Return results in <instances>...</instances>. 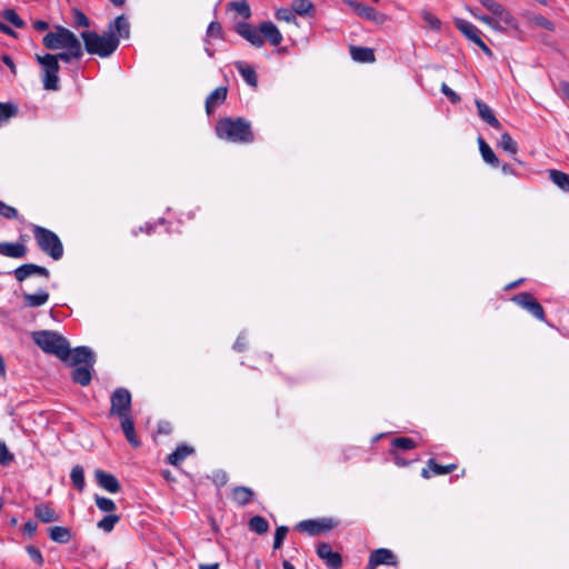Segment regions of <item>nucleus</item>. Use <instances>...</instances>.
Segmentation results:
<instances>
[{"label": "nucleus", "mask_w": 569, "mask_h": 569, "mask_svg": "<svg viewBox=\"0 0 569 569\" xmlns=\"http://www.w3.org/2000/svg\"><path fill=\"white\" fill-rule=\"evenodd\" d=\"M233 30L256 48H261L264 44V40L274 47L279 46L283 40L281 32L271 21H263L258 28L249 22L239 21L234 23Z\"/></svg>", "instance_id": "f257e3e1"}, {"label": "nucleus", "mask_w": 569, "mask_h": 569, "mask_svg": "<svg viewBox=\"0 0 569 569\" xmlns=\"http://www.w3.org/2000/svg\"><path fill=\"white\" fill-rule=\"evenodd\" d=\"M216 134L223 140L236 143H251L254 134L251 124L244 118H221L216 123Z\"/></svg>", "instance_id": "f03ea898"}, {"label": "nucleus", "mask_w": 569, "mask_h": 569, "mask_svg": "<svg viewBox=\"0 0 569 569\" xmlns=\"http://www.w3.org/2000/svg\"><path fill=\"white\" fill-rule=\"evenodd\" d=\"M33 342L46 353L67 362L71 356L69 341L54 331L41 330L32 333Z\"/></svg>", "instance_id": "7ed1b4c3"}, {"label": "nucleus", "mask_w": 569, "mask_h": 569, "mask_svg": "<svg viewBox=\"0 0 569 569\" xmlns=\"http://www.w3.org/2000/svg\"><path fill=\"white\" fill-rule=\"evenodd\" d=\"M84 43V50L89 54H97L101 58L110 57L119 47V39L107 31L102 34L96 31H84L81 33Z\"/></svg>", "instance_id": "20e7f679"}, {"label": "nucleus", "mask_w": 569, "mask_h": 569, "mask_svg": "<svg viewBox=\"0 0 569 569\" xmlns=\"http://www.w3.org/2000/svg\"><path fill=\"white\" fill-rule=\"evenodd\" d=\"M32 233L39 249L53 260H60L63 256V244L60 238L51 230L33 226Z\"/></svg>", "instance_id": "39448f33"}, {"label": "nucleus", "mask_w": 569, "mask_h": 569, "mask_svg": "<svg viewBox=\"0 0 569 569\" xmlns=\"http://www.w3.org/2000/svg\"><path fill=\"white\" fill-rule=\"evenodd\" d=\"M37 61L41 64L43 71V88L46 90L57 91L60 88L59 84V70L60 66L57 63L56 57L51 53L44 56L37 54Z\"/></svg>", "instance_id": "423d86ee"}, {"label": "nucleus", "mask_w": 569, "mask_h": 569, "mask_svg": "<svg viewBox=\"0 0 569 569\" xmlns=\"http://www.w3.org/2000/svg\"><path fill=\"white\" fill-rule=\"evenodd\" d=\"M482 7L491 12V17L498 21V31L505 32L508 29L518 30V23L515 17L500 3L495 0H479Z\"/></svg>", "instance_id": "0eeeda50"}, {"label": "nucleus", "mask_w": 569, "mask_h": 569, "mask_svg": "<svg viewBox=\"0 0 569 569\" xmlns=\"http://www.w3.org/2000/svg\"><path fill=\"white\" fill-rule=\"evenodd\" d=\"M110 417H127L131 416L132 398L127 388H117L110 397Z\"/></svg>", "instance_id": "6e6552de"}, {"label": "nucleus", "mask_w": 569, "mask_h": 569, "mask_svg": "<svg viewBox=\"0 0 569 569\" xmlns=\"http://www.w3.org/2000/svg\"><path fill=\"white\" fill-rule=\"evenodd\" d=\"M338 525L339 521L335 518L308 519L297 523L295 529L299 532H305L309 536L316 537L331 531Z\"/></svg>", "instance_id": "1a4fd4ad"}, {"label": "nucleus", "mask_w": 569, "mask_h": 569, "mask_svg": "<svg viewBox=\"0 0 569 569\" xmlns=\"http://www.w3.org/2000/svg\"><path fill=\"white\" fill-rule=\"evenodd\" d=\"M511 300L521 308L530 312L535 318L540 321H546V313L543 307L530 292H520L515 295Z\"/></svg>", "instance_id": "9d476101"}, {"label": "nucleus", "mask_w": 569, "mask_h": 569, "mask_svg": "<svg viewBox=\"0 0 569 569\" xmlns=\"http://www.w3.org/2000/svg\"><path fill=\"white\" fill-rule=\"evenodd\" d=\"M316 553L329 569L342 568V556L339 552L333 551L329 542H319L316 547Z\"/></svg>", "instance_id": "9b49d317"}, {"label": "nucleus", "mask_w": 569, "mask_h": 569, "mask_svg": "<svg viewBox=\"0 0 569 569\" xmlns=\"http://www.w3.org/2000/svg\"><path fill=\"white\" fill-rule=\"evenodd\" d=\"M71 33L69 29L57 26L54 32H48L43 37L42 43L49 50L64 49Z\"/></svg>", "instance_id": "f8f14e48"}, {"label": "nucleus", "mask_w": 569, "mask_h": 569, "mask_svg": "<svg viewBox=\"0 0 569 569\" xmlns=\"http://www.w3.org/2000/svg\"><path fill=\"white\" fill-rule=\"evenodd\" d=\"M381 565L396 567L398 565V558L390 549H376L370 553L366 569H376Z\"/></svg>", "instance_id": "ddd939ff"}, {"label": "nucleus", "mask_w": 569, "mask_h": 569, "mask_svg": "<svg viewBox=\"0 0 569 569\" xmlns=\"http://www.w3.org/2000/svg\"><path fill=\"white\" fill-rule=\"evenodd\" d=\"M12 274L18 282H23L31 276L43 277L46 279L50 278V271L46 267L36 263L21 264L12 271Z\"/></svg>", "instance_id": "4468645a"}, {"label": "nucleus", "mask_w": 569, "mask_h": 569, "mask_svg": "<svg viewBox=\"0 0 569 569\" xmlns=\"http://www.w3.org/2000/svg\"><path fill=\"white\" fill-rule=\"evenodd\" d=\"M349 6L358 17L373 21L377 24H383L388 20L385 13L377 11L372 7L365 6L357 1H349Z\"/></svg>", "instance_id": "2eb2a0df"}, {"label": "nucleus", "mask_w": 569, "mask_h": 569, "mask_svg": "<svg viewBox=\"0 0 569 569\" xmlns=\"http://www.w3.org/2000/svg\"><path fill=\"white\" fill-rule=\"evenodd\" d=\"M67 362H69L70 366H79L83 363L84 366L93 367L96 362V355L89 347H77L71 350V356Z\"/></svg>", "instance_id": "dca6fc26"}, {"label": "nucleus", "mask_w": 569, "mask_h": 569, "mask_svg": "<svg viewBox=\"0 0 569 569\" xmlns=\"http://www.w3.org/2000/svg\"><path fill=\"white\" fill-rule=\"evenodd\" d=\"M94 478L97 483L110 493H117L121 490L119 480L112 473L97 469L94 471Z\"/></svg>", "instance_id": "f3484780"}, {"label": "nucleus", "mask_w": 569, "mask_h": 569, "mask_svg": "<svg viewBox=\"0 0 569 569\" xmlns=\"http://www.w3.org/2000/svg\"><path fill=\"white\" fill-rule=\"evenodd\" d=\"M458 468L456 463H450L447 466H442L438 463L433 458H430L427 461V467L421 470V477L425 479H430L431 473L441 476V475H448L452 471H455Z\"/></svg>", "instance_id": "a211bd4d"}, {"label": "nucleus", "mask_w": 569, "mask_h": 569, "mask_svg": "<svg viewBox=\"0 0 569 569\" xmlns=\"http://www.w3.org/2000/svg\"><path fill=\"white\" fill-rule=\"evenodd\" d=\"M108 33H112L114 37L128 39L130 37V23L124 14L118 16L108 26Z\"/></svg>", "instance_id": "6ab92c4d"}, {"label": "nucleus", "mask_w": 569, "mask_h": 569, "mask_svg": "<svg viewBox=\"0 0 569 569\" xmlns=\"http://www.w3.org/2000/svg\"><path fill=\"white\" fill-rule=\"evenodd\" d=\"M453 23H455V27L468 39L470 40L471 42H473L475 44L478 43V41H480L481 37V32L480 30L473 26L471 22L465 20V19H461V18H456L453 20Z\"/></svg>", "instance_id": "aec40b11"}, {"label": "nucleus", "mask_w": 569, "mask_h": 569, "mask_svg": "<svg viewBox=\"0 0 569 569\" xmlns=\"http://www.w3.org/2000/svg\"><path fill=\"white\" fill-rule=\"evenodd\" d=\"M228 94V88L227 87H218L214 89L206 99V112L208 116H211L216 108L220 104H222Z\"/></svg>", "instance_id": "412c9836"}, {"label": "nucleus", "mask_w": 569, "mask_h": 569, "mask_svg": "<svg viewBox=\"0 0 569 569\" xmlns=\"http://www.w3.org/2000/svg\"><path fill=\"white\" fill-rule=\"evenodd\" d=\"M196 449L187 443H180L176 450L168 455L166 461L174 467H179L181 462L189 456L194 455Z\"/></svg>", "instance_id": "4be33fe9"}, {"label": "nucleus", "mask_w": 569, "mask_h": 569, "mask_svg": "<svg viewBox=\"0 0 569 569\" xmlns=\"http://www.w3.org/2000/svg\"><path fill=\"white\" fill-rule=\"evenodd\" d=\"M479 117L492 128L500 130L501 122L496 118L492 109L480 99L475 101Z\"/></svg>", "instance_id": "5701e85b"}, {"label": "nucleus", "mask_w": 569, "mask_h": 569, "mask_svg": "<svg viewBox=\"0 0 569 569\" xmlns=\"http://www.w3.org/2000/svg\"><path fill=\"white\" fill-rule=\"evenodd\" d=\"M23 307L37 308L43 306L49 300V292L44 289H39L36 293L22 292Z\"/></svg>", "instance_id": "b1692460"}, {"label": "nucleus", "mask_w": 569, "mask_h": 569, "mask_svg": "<svg viewBox=\"0 0 569 569\" xmlns=\"http://www.w3.org/2000/svg\"><path fill=\"white\" fill-rule=\"evenodd\" d=\"M28 249L23 243L20 242H0V254L21 259L27 256Z\"/></svg>", "instance_id": "393cba45"}, {"label": "nucleus", "mask_w": 569, "mask_h": 569, "mask_svg": "<svg viewBox=\"0 0 569 569\" xmlns=\"http://www.w3.org/2000/svg\"><path fill=\"white\" fill-rule=\"evenodd\" d=\"M120 419L121 429L128 442L133 448H139L141 442L136 435L134 422L131 416L122 417Z\"/></svg>", "instance_id": "a878e982"}, {"label": "nucleus", "mask_w": 569, "mask_h": 569, "mask_svg": "<svg viewBox=\"0 0 569 569\" xmlns=\"http://www.w3.org/2000/svg\"><path fill=\"white\" fill-rule=\"evenodd\" d=\"M34 516L36 518L43 522L50 523L59 521L60 516L56 512L53 508L49 503H39L34 507Z\"/></svg>", "instance_id": "bb28decb"}, {"label": "nucleus", "mask_w": 569, "mask_h": 569, "mask_svg": "<svg viewBox=\"0 0 569 569\" xmlns=\"http://www.w3.org/2000/svg\"><path fill=\"white\" fill-rule=\"evenodd\" d=\"M237 71L242 76L243 80L252 88L258 87V76L253 67L243 61L234 62Z\"/></svg>", "instance_id": "cd10ccee"}, {"label": "nucleus", "mask_w": 569, "mask_h": 569, "mask_svg": "<svg viewBox=\"0 0 569 569\" xmlns=\"http://www.w3.org/2000/svg\"><path fill=\"white\" fill-rule=\"evenodd\" d=\"M254 492L246 486H237L232 489V500L240 507H244L252 501Z\"/></svg>", "instance_id": "c85d7f7f"}, {"label": "nucleus", "mask_w": 569, "mask_h": 569, "mask_svg": "<svg viewBox=\"0 0 569 569\" xmlns=\"http://www.w3.org/2000/svg\"><path fill=\"white\" fill-rule=\"evenodd\" d=\"M351 58L357 62L371 63L376 61L375 51L367 47H350Z\"/></svg>", "instance_id": "c756f323"}, {"label": "nucleus", "mask_w": 569, "mask_h": 569, "mask_svg": "<svg viewBox=\"0 0 569 569\" xmlns=\"http://www.w3.org/2000/svg\"><path fill=\"white\" fill-rule=\"evenodd\" d=\"M76 368L71 372V379L74 383L82 387L90 385L92 380V367L88 366H74Z\"/></svg>", "instance_id": "7c9ffc66"}, {"label": "nucleus", "mask_w": 569, "mask_h": 569, "mask_svg": "<svg viewBox=\"0 0 569 569\" xmlns=\"http://www.w3.org/2000/svg\"><path fill=\"white\" fill-rule=\"evenodd\" d=\"M48 535L52 541L61 545L68 543L72 538L71 530L61 526L49 527Z\"/></svg>", "instance_id": "2f4dec72"}, {"label": "nucleus", "mask_w": 569, "mask_h": 569, "mask_svg": "<svg viewBox=\"0 0 569 569\" xmlns=\"http://www.w3.org/2000/svg\"><path fill=\"white\" fill-rule=\"evenodd\" d=\"M418 447V443L408 437H397L390 442V450L396 452L413 450Z\"/></svg>", "instance_id": "473e14b6"}, {"label": "nucleus", "mask_w": 569, "mask_h": 569, "mask_svg": "<svg viewBox=\"0 0 569 569\" xmlns=\"http://www.w3.org/2000/svg\"><path fill=\"white\" fill-rule=\"evenodd\" d=\"M479 150L482 156V159L492 167H498L500 164L499 158L496 156L490 146L485 141L483 138H478Z\"/></svg>", "instance_id": "72a5a7b5"}, {"label": "nucleus", "mask_w": 569, "mask_h": 569, "mask_svg": "<svg viewBox=\"0 0 569 569\" xmlns=\"http://www.w3.org/2000/svg\"><path fill=\"white\" fill-rule=\"evenodd\" d=\"M550 180L559 187L562 191L569 192V174L560 170H549Z\"/></svg>", "instance_id": "f704fd0d"}, {"label": "nucleus", "mask_w": 569, "mask_h": 569, "mask_svg": "<svg viewBox=\"0 0 569 569\" xmlns=\"http://www.w3.org/2000/svg\"><path fill=\"white\" fill-rule=\"evenodd\" d=\"M70 478L72 481L73 487L79 491L82 492L86 487V479H84V470L83 467L80 465L73 466L70 472Z\"/></svg>", "instance_id": "c9c22d12"}, {"label": "nucleus", "mask_w": 569, "mask_h": 569, "mask_svg": "<svg viewBox=\"0 0 569 569\" xmlns=\"http://www.w3.org/2000/svg\"><path fill=\"white\" fill-rule=\"evenodd\" d=\"M248 528L250 531L256 532L258 535H264L269 531V522L261 516H253L250 518L248 522Z\"/></svg>", "instance_id": "e433bc0d"}, {"label": "nucleus", "mask_w": 569, "mask_h": 569, "mask_svg": "<svg viewBox=\"0 0 569 569\" xmlns=\"http://www.w3.org/2000/svg\"><path fill=\"white\" fill-rule=\"evenodd\" d=\"M68 39L69 40L67 41L64 49H67V51H69V54L73 56L74 59H80L83 56L81 42L73 32Z\"/></svg>", "instance_id": "4c0bfd02"}, {"label": "nucleus", "mask_w": 569, "mask_h": 569, "mask_svg": "<svg viewBox=\"0 0 569 569\" xmlns=\"http://www.w3.org/2000/svg\"><path fill=\"white\" fill-rule=\"evenodd\" d=\"M18 106L12 102H0V124L18 114Z\"/></svg>", "instance_id": "58836bf2"}, {"label": "nucleus", "mask_w": 569, "mask_h": 569, "mask_svg": "<svg viewBox=\"0 0 569 569\" xmlns=\"http://www.w3.org/2000/svg\"><path fill=\"white\" fill-rule=\"evenodd\" d=\"M228 8L234 10L238 14L248 20L251 18V9L246 0L231 1L228 3Z\"/></svg>", "instance_id": "ea45409f"}, {"label": "nucleus", "mask_w": 569, "mask_h": 569, "mask_svg": "<svg viewBox=\"0 0 569 569\" xmlns=\"http://www.w3.org/2000/svg\"><path fill=\"white\" fill-rule=\"evenodd\" d=\"M291 7L295 13L299 16H309L315 10L312 2L309 0H293Z\"/></svg>", "instance_id": "a19ab883"}, {"label": "nucleus", "mask_w": 569, "mask_h": 569, "mask_svg": "<svg viewBox=\"0 0 569 569\" xmlns=\"http://www.w3.org/2000/svg\"><path fill=\"white\" fill-rule=\"evenodd\" d=\"M528 22L535 27H541L548 31H555V24L541 14L528 16Z\"/></svg>", "instance_id": "79ce46f5"}, {"label": "nucleus", "mask_w": 569, "mask_h": 569, "mask_svg": "<svg viewBox=\"0 0 569 569\" xmlns=\"http://www.w3.org/2000/svg\"><path fill=\"white\" fill-rule=\"evenodd\" d=\"M2 17L6 21H8L18 29H23L26 27V22L19 17V14L13 9H4L2 11Z\"/></svg>", "instance_id": "37998d69"}, {"label": "nucleus", "mask_w": 569, "mask_h": 569, "mask_svg": "<svg viewBox=\"0 0 569 569\" xmlns=\"http://www.w3.org/2000/svg\"><path fill=\"white\" fill-rule=\"evenodd\" d=\"M498 146L500 148H502L505 151H508L513 154H516L518 151L517 142L512 139V137L508 132H505L501 134Z\"/></svg>", "instance_id": "c03bdc74"}, {"label": "nucleus", "mask_w": 569, "mask_h": 569, "mask_svg": "<svg viewBox=\"0 0 569 569\" xmlns=\"http://www.w3.org/2000/svg\"><path fill=\"white\" fill-rule=\"evenodd\" d=\"M120 521V517L117 516V515H108L106 517H103L99 522H98V528L103 530L104 532H110L113 530L114 526L117 522Z\"/></svg>", "instance_id": "a18cd8bd"}, {"label": "nucleus", "mask_w": 569, "mask_h": 569, "mask_svg": "<svg viewBox=\"0 0 569 569\" xmlns=\"http://www.w3.org/2000/svg\"><path fill=\"white\" fill-rule=\"evenodd\" d=\"M94 501L97 507L103 512H113L117 509L113 500L96 495Z\"/></svg>", "instance_id": "49530a36"}, {"label": "nucleus", "mask_w": 569, "mask_h": 569, "mask_svg": "<svg viewBox=\"0 0 569 569\" xmlns=\"http://www.w3.org/2000/svg\"><path fill=\"white\" fill-rule=\"evenodd\" d=\"M288 531H289V528L286 526H280L276 529L274 539H273V549L274 550L281 548V546L283 545V541L287 537Z\"/></svg>", "instance_id": "de8ad7c7"}, {"label": "nucleus", "mask_w": 569, "mask_h": 569, "mask_svg": "<svg viewBox=\"0 0 569 569\" xmlns=\"http://www.w3.org/2000/svg\"><path fill=\"white\" fill-rule=\"evenodd\" d=\"M274 17L277 20H282L286 22L296 21V13L292 10V8L291 9L280 8L276 11Z\"/></svg>", "instance_id": "09e8293b"}, {"label": "nucleus", "mask_w": 569, "mask_h": 569, "mask_svg": "<svg viewBox=\"0 0 569 569\" xmlns=\"http://www.w3.org/2000/svg\"><path fill=\"white\" fill-rule=\"evenodd\" d=\"M14 460L13 453H11L7 445L0 441V465L9 466Z\"/></svg>", "instance_id": "8fccbe9b"}, {"label": "nucleus", "mask_w": 569, "mask_h": 569, "mask_svg": "<svg viewBox=\"0 0 569 569\" xmlns=\"http://www.w3.org/2000/svg\"><path fill=\"white\" fill-rule=\"evenodd\" d=\"M389 456L398 467H408L411 462L418 461V458L406 459L401 452L396 451H389Z\"/></svg>", "instance_id": "3c124183"}, {"label": "nucleus", "mask_w": 569, "mask_h": 569, "mask_svg": "<svg viewBox=\"0 0 569 569\" xmlns=\"http://www.w3.org/2000/svg\"><path fill=\"white\" fill-rule=\"evenodd\" d=\"M422 18H423V21L432 29V30H440L441 28V21L436 17L433 16L431 12L429 11H423L422 12Z\"/></svg>", "instance_id": "603ef678"}, {"label": "nucleus", "mask_w": 569, "mask_h": 569, "mask_svg": "<svg viewBox=\"0 0 569 569\" xmlns=\"http://www.w3.org/2000/svg\"><path fill=\"white\" fill-rule=\"evenodd\" d=\"M0 216L7 219H16L18 218V210L3 201H0Z\"/></svg>", "instance_id": "864d4df0"}, {"label": "nucleus", "mask_w": 569, "mask_h": 569, "mask_svg": "<svg viewBox=\"0 0 569 569\" xmlns=\"http://www.w3.org/2000/svg\"><path fill=\"white\" fill-rule=\"evenodd\" d=\"M73 17L77 27L88 28L90 26L88 17L81 10L73 9Z\"/></svg>", "instance_id": "5fc2aeb1"}, {"label": "nucleus", "mask_w": 569, "mask_h": 569, "mask_svg": "<svg viewBox=\"0 0 569 569\" xmlns=\"http://www.w3.org/2000/svg\"><path fill=\"white\" fill-rule=\"evenodd\" d=\"M222 34H223V31H222V27H221L220 22H218V21L210 22V24L208 26V29H207V36L213 37V38H222Z\"/></svg>", "instance_id": "6e6d98bb"}, {"label": "nucleus", "mask_w": 569, "mask_h": 569, "mask_svg": "<svg viewBox=\"0 0 569 569\" xmlns=\"http://www.w3.org/2000/svg\"><path fill=\"white\" fill-rule=\"evenodd\" d=\"M27 552L28 555L30 556V558L38 565V566H42L44 560H43V557H42V553L41 551L34 547V546H28L27 547Z\"/></svg>", "instance_id": "4d7b16f0"}, {"label": "nucleus", "mask_w": 569, "mask_h": 569, "mask_svg": "<svg viewBox=\"0 0 569 569\" xmlns=\"http://www.w3.org/2000/svg\"><path fill=\"white\" fill-rule=\"evenodd\" d=\"M441 92L449 99L451 103H458L461 100L460 96L456 93L451 88H449L446 83H442Z\"/></svg>", "instance_id": "13d9d810"}, {"label": "nucleus", "mask_w": 569, "mask_h": 569, "mask_svg": "<svg viewBox=\"0 0 569 569\" xmlns=\"http://www.w3.org/2000/svg\"><path fill=\"white\" fill-rule=\"evenodd\" d=\"M248 348V341L244 333H240L233 343V349L238 352H243Z\"/></svg>", "instance_id": "bf43d9fd"}, {"label": "nucleus", "mask_w": 569, "mask_h": 569, "mask_svg": "<svg viewBox=\"0 0 569 569\" xmlns=\"http://www.w3.org/2000/svg\"><path fill=\"white\" fill-rule=\"evenodd\" d=\"M476 19H478L479 21L488 24L489 27H491L492 29L498 31V21H496V19H493L491 16H487V14L476 16Z\"/></svg>", "instance_id": "052dcab7"}, {"label": "nucleus", "mask_w": 569, "mask_h": 569, "mask_svg": "<svg viewBox=\"0 0 569 569\" xmlns=\"http://www.w3.org/2000/svg\"><path fill=\"white\" fill-rule=\"evenodd\" d=\"M37 528H38L37 522H34V521H32V520H29V521H27V522L23 525V531H24V533H27L29 537H32V536L36 533Z\"/></svg>", "instance_id": "680f3d73"}, {"label": "nucleus", "mask_w": 569, "mask_h": 569, "mask_svg": "<svg viewBox=\"0 0 569 569\" xmlns=\"http://www.w3.org/2000/svg\"><path fill=\"white\" fill-rule=\"evenodd\" d=\"M214 482L219 486H224L228 482V475L224 471H218L214 475Z\"/></svg>", "instance_id": "e2e57ef3"}, {"label": "nucleus", "mask_w": 569, "mask_h": 569, "mask_svg": "<svg viewBox=\"0 0 569 569\" xmlns=\"http://www.w3.org/2000/svg\"><path fill=\"white\" fill-rule=\"evenodd\" d=\"M53 57H56L57 63H59L60 60L69 63L71 59H74L73 56L69 54V51L59 52L57 54H53Z\"/></svg>", "instance_id": "0e129e2a"}, {"label": "nucleus", "mask_w": 569, "mask_h": 569, "mask_svg": "<svg viewBox=\"0 0 569 569\" xmlns=\"http://www.w3.org/2000/svg\"><path fill=\"white\" fill-rule=\"evenodd\" d=\"M171 430H172V427H171L170 422H168V421L160 422L158 425L159 433L169 435L171 432Z\"/></svg>", "instance_id": "69168bd1"}, {"label": "nucleus", "mask_w": 569, "mask_h": 569, "mask_svg": "<svg viewBox=\"0 0 569 569\" xmlns=\"http://www.w3.org/2000/svg\"><path fill=\"white\" fill-rule=\"evenodd\" d=\"M32 26L37 31H46L49 29V23L43 20H36Z\"/></svg>", "instance_id": "338daca9"}, {"label": "nucleus", "mask_w": 569, "mask_h": 569, "mask_svg": "<svg viewBox=\"0 0 569 569\" xmlns=\"http://www.w3.org/2000/svg\"><path fill=\"white\" fill-rule=\"evenodd\" d=\"M476 46H478L482 52L489 57V58H492L493 57V52L491 51V49L482 41V39H480V41H478V43H476Z\"/></svg>", "instance_id": "774afa93"}]
</instances>
